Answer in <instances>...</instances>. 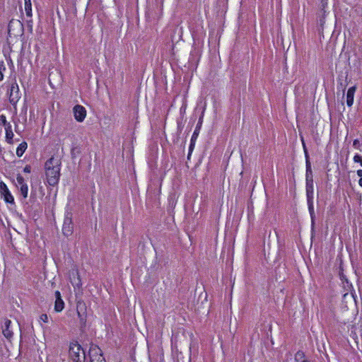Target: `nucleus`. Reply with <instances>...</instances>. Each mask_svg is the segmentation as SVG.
Segmentation results:
<instances>
[{"mask_svg": "<svg viewBox=\"0 0 362 362\" xmlns=\"http://www.w3.org/2000/svg\"><path fill=\"white\" fill-rule=\"evenodd\" d=\"M25 11L28 16H32V4L31 0H24Z\"/></svg>", "mask_w": 362, "mask_h": 362, "instance_id": "16", "label": "nucleus"}, {"mask_svg": "<svg viewBox=\"0 0 362 362\" xmlns=\"http://www.w3.org/2000/svg\"><path fill=\"white\" fill-rule=\"evenodd\" d=\"M23 171L26 173H30V171H31V168L30 165H26L24 169H23Z\"/></svg>", "mask_w": 362, "mask_h": 362, "instance_id": "26", "label": "nucleus"}, {"mask_svg": "<svg viewBox=\"0 0 362 362\" xmlns=\"http://www.w3.org/2000/svg\"><path fill=\"white\" fill-rule=\"evenodd\" d=\"M353 146L354 148H359L360 146H361V144H360V141L358 139H355L353 142Z\"/></svg>", "mask_w": 362, "mask_h": 362, "instance_id": "24", "label": "nucleus"}, {"mask_svg": "<svg viewBox=\"0 0 362 362\" xmlns=\"http://www.w3.org/2000/svg\"><path fill=\"white\" fill-rule=\"evenodd\" d=\"M74 115L75 119L78 122H82L86 117V108L80 105H76L74 109Z\"/></svg>", "mask_w": 362, "mask_h": 362, "instance_id": "6", "label": "nucleus"}, {"mask_svg": "<svg viewBox=\"0 0 362 362\" xmlns=\"http://www.w3.org/2000/svg\"><path fill=\"white\" fill-rule=\"evenodd\" d=\"M302 362H309V361L307 360H303Z\"/></svg>", "mask_w": 362, "mask_h": 362, "instance_id": "34", "label": "nucleus"}, {"mask_svg": "<svg viewBox=\"0 0 362 362\" xmlns=\"http://www.w3.org/2000/svg\"><path fill=\"white\" fill-rule=\"evenodd\" d=\"M56 299H58V298H62L60 292L59 291H56L54 293Z\"/></svg>", "mask_w": 362, "mask_h": 362, "instance_id": "28", "label": "nucleus"}, {"mask_svg": "<svg viewBox=\"0 0 362 362\" xmlns=\"http://www.w3.org/2000/svg\"><path fill=\"white\" fill-rule=\"evenodd\" d=\"M69 356L73 362H84L86 359L85 351L77 342H72L69 345Z\"/></svg>", "mask_w": 362, "mask_h": 362, "instance_id": "2", "label": "nucleus"}, {"mask_svg": "<svg viewBox=\"0 0 362 362\" xmlns=\"http://www.w3.org/2000/svg\"><path fill=\"white\" fill-rule=\"evenodd\" d=\"M40 320L44 322H48V316H47V314H42L40 316Z\"/></svg>", "mask_w": 362, "mask_h": 362, "instance_id": "21", "label": "nucleus"}, {"mask_svg": "<svg viewBox=\"0 0 362 362\" xmlns=\"http://www.w3.org/2000/svg\"><path fill=\"white\" fill-rule=\"evenodd\" d=\"M354 163H358L362 167V157L358 154L355 155L354 156Z\"/></svg>", "mask_w": 362, "mask_h": 362, "instance_id": "20", "label": "nucleus"}, {"mask_svg": "<svg viewBox=\"0 0 362 362\" xmlns=\"http://www.w3.org/2000/svg\"><path fill=\"white\" fill-rule=\"evenodd\" d=\"M358 185L362 187V177L359 179Z\"/></svg>", "mask_w": 362, "mask_h": 362, "instance_id": "31", "label": "nucleus"}, {"mask_svg": "<svg viewBox=\"0 0 362 362\" xmlns=\"http://www.w3.org/2000/svg\"><path fill=\"white\" fill-rule=\"evenodd\" d=\"M28 148V144L26 142L23 141L19 144L16 149V155L18 157H21L23 154L25 153V150Z\"/></svg>", "mask_w": 362, "mask_h": 362, "instance_id": "14", "label": "nucleus"}, {"mask_svg": "<svg viewBox=\"0 0 362 362\" xmlns=\"http://www.w3.org/2000/svg\"><path fill=\"white\" fill-rule=\"evenodd\" d=\"M312 198H313V196L311 197V198L310 199H311ZM308 202L310 203V204H309V210H310V214L312 215L313 213H314L313 206L312 203H310V200H308Z\"/></svg>", "mask_w": 362, "mask_h": 362, "instance_id": "25", "label": "nucleus"}, {"mask_svg": "<svg viewBox=\"0 0 362 362\" xmlns=\"http://www.w3.org/2000/svg\"><path fill=\"white\" fill-rule=\"evenodd\" d=\"M64 303L62 298L55 300L54 310L57 313L61 312L64 309Z\"/></svg>", "mask_w": 362, "mask_h": 362, "instance_id": "15", "label": "nucleus"}, {"mask_svg": "<svg viewBox=\"0 0 362 362\" xmlns=\"http://www.w3.org/2000/svg\"><path fill=\"white\" fill-rule=\"evenodd\" d=\"M8 95L9 101L13 105H16L21 98L18 85L16 82H14L11 85Z\"/></svg>", "mask_w": 362, "mask_h": 362, "instance_id": "4", "label": "nucleus"}, {"mask_svg": "<svg viewBox=\"0 0 362 362\" xmlns=\"http://www.w3.org/2000/svg\"><path fill=\"white\" fill-rule=\"evenodd\" d=\"M6 140L8 144H13V133L12 131L11 124L5 127Z\"/></svg>", "mask_w": 362, "mask_h": 362, "instance_id": "13", "label": "nucleus"}, {"mask_svg": "<svg viewBox=\"0 0 362 362\" xmlns=\"http://www.w3.org/2000/svg\"><path fill=\"white\" fill-rule=\"evenodd\" d=\"M0 189L1 190V193L4 192L6 190L7 191L8 189L6 185L2 182L0 183Z\"/></svg>", "mask_w": 362, "mask_h": 362, "instance_id": "22", "label": "nucleus"}, {"mask_svg": "<svg viewBox=\"0 0 362 362\" xmlns=\"http://www.w3.org/2000/svg\"><path fill=\"white\" fill-rule=\"evenodd\" d=\"M193 147H194V146H191V145H190V146H189V150H190V151H192V150L193 149Z\"/></svg>", "mask_w": 362, "mask_h": 362, "instance_id": "33", "label": "nucleus"}, {"mask_svg": "<svg viewBox=\"0 0 362 362\" xmlns=\"http://www.w3.org/2000/svg\"><path fill=\"white\" fill-rule=\"evenodd\" d=\"M356 90V86L350 87L346 93V104L349 107H351L354 103V94Z\"/></svg>", "mask_w": 362, "mask_h": 362, "instance_id": "11", "label": "nucleus"}, {"mask_svg": "<svg viewBox=\"0 0 362 362\" xmlns=\"http://www.w3.org/2000/svg\"><path fill=\"white\" fill-rule=\"evenodd\" d=\"M322 5L325 8L327 5V0H321Z\"/></svg>", "mask_w": 362, "mask_h": 362, "instance_id": "29", "label": "nucleus"}, {"mask_svg": "<svg viewBox=\"0 0 362 362\" xmlns=\"http://www.w3.org/2000/svg\"><path fill=\"white\" fill-rule=\"evenodd\" d=\"M5 69L6 68L4 66V65H0V81H1L4 79L3 70Z\"/></svg>", "mask_w": 362, "mask_h": 362, "instance_id": "23", "label": "nucleus"}, {"mask_svg": "<svg viewBox=\"0 0 362 362\" xmlns=\"http://www.w3.org/2000/svg\"><path fill=\"white\" fill-rule=\"evenodd\" d=\"M62 231L64 235L69 236L72 233V224L71 221L66 218L63 225Z\"/></svg>", "mask_w": 362, "mask_h": 362, "instance_id": "12", "label": "nucleus"}, {"mask_svg": "<svg viewBox=\"0 0 362 362\" xmlns=\"http://www.w3.org/2000/svg\"><path fill=\"white\" fill-rule=\"evenodd\" d=\"M86 305L83 302H78L76 305L77 315L81 326L84 327L86 322Z\"/></svg>", "mask_w": 362, "mask_h": 362, "instance_id": "5", "label": "nucleus"}, {"mask_svg": "<svg viewBox=\"0 0 362 362\" xmlns=\"http://www.w3.org/2000/svg\"><path fill=\"white\" fill-rule=\"evenodd\" d=\"M69 278L70 281L74 286L80 287L81 286L79 274L76 270L72 269L71 271L69 272Z\"/></svg>", "mask_w": 362, "mask_h": 362, "instance_id": "10", "label": "nucleus"}, {"mask_svg": "<svg viewBox=\"0 0 362 362\" xmlns=\"http://www.w3.org/2000/svg\"><path fill=\"white\" fill-rule=\"evenodd\" d=\"M303 353L302 352H298L296 355V360H298V358H303Z\"/></svg>", "mask_w": 362, "mask_h": 362, "instance_id": "27", "label": "nucleus"}, {"mask_svg": "<svg viewBox=\"0 0 362 362\" xmlns=\"http://www.w3.org/2000/svg\"><path fill=\"white\" fill-rule=\"evenodd\" d=\"M0 122H1V124L4 126V127H8L9 125H11V124L9 122H7L6 120V116L4 115H1L0 116Z\"/></svg>", "mask_w": 362, "mask_h": 362, "instance_id": "19", "label": "nucleus"}, {"mask_svg": "<svg viewBox=\"0 0 362 362\" xmlns=\"http://www.w3.org/2000/svg\"><path fill=\"white\" fill-rule=\"evenodd\" d=\"M11 324V321L10 320L5 319L4 325L2 327V333L4 336L8 339H11L13 334V331L10 329Z\"/></svg>", "mask_w": 362, "mask_h": 362, "instance_id": "9", "label": "nucleus"}, {"mask_svg": "<svg viewBox=\"0 0 362 362\" xmlns=\"http://www.w3.org/2000/svg\"><path fill=\"white\" fill-rule=\"evenodd\" d=\"M303 144H304L303 143ZM303 147H305V145H303ZM304 149L305 151L306 157L308 158L305 148H304ZM306 191L308 199L310 200L313 193V180L311 165L308 158L306 160Z\"/></svg>", "mask_w": 362, "mask_h": 362, "instance_id": "3", "label": "nucleus"}, {"mask_svg": "<svg viewBox=\"0 0 362 362\" xmlns=\"http://www.w3.org/2000/svg\"><path fill=\"white\" fill-rule=\"evenodd\" d=\"M4 200L8 203H13L14 199L12 194L10 193L9 190H6L4 192L2 193Z\"/></svg>", "mask_w": 362, "mask_h": 362, "instance_id": "17", "label": "nucleus"}, {"mask_svg": "<svg viewBox=\"0 0 362 362\" xmlns=\"http://www.w3.org/2000/svg\"><path fill=\"white\" fill-rule=\"evenodd\" d=\"M12 23H13V21H11V22H10V23H9V25H8V28H11V25H12ZM8 30L10 31V29H9Z\"/></svg>", "mask_w": 362, "mask_h": 362, "instance_id": "32", "label": "nucleus"}, {"mask_svg": "<svg viewBox=\"0 0 362 362\" xmlns=\"http://www.w3.org/2000/svg\"><path fill=\"white\" fill-rule=\"evenodd\" d=\"M16 187L20 189V192L23 198H26L28 194V187L25 182L23 177L21 175H18L16 177Z\"/></svg>", "mask_w": 362, "mask_h": 362, "instance_id": "7", "label": "nucleus"}, {"mask_svg": "<svg viewBox=\"0 0 362 362\" xmlns=\"http://www.w3.org/2000/svg\"><path fill=\"white\" fill-rule=\"evenodd\" d=\"M356 173H357V175H358V177H360V178H361V177H362V170H357V172H356Z\"/></svg>", "mask_w": 362, "mask_h": 362, "instance_id": "30", "label": "nucleus"}, {"mask_svg": "<svg viewBox=\"0 0 362 362\" xmlns=\"http://www.w3.org/2000/svg\"><path fill=\"white\" fill-rule=\"evenodd\" d=\"M61 160L57 157H51L45 164L46 179L49 185L55 186L60 177Z\"/></svg>", "mask_w": 362, "mask_h": 362, "instance_id": "1", "label": "nucleus"}, {"mask_svg": "<svg viewBox=\"0 0 362 362\" xmlns=\"http://www.w3.org/2000/svg\"><path fill=\"white\" fill-rule=\"evenodd\" d=\"M199 135V128H196L191 138V146H194L195 141L197 140Z\"/></svg>", "mask_w": 362, "mask_h": 362, "instance_id": "18", "label": "nucleus"}, {"mask_svg": "<svg viewBox=\"0 0 362 362\" xmlns=\"http://www.w3.org/2000/svg\"><path fill=\"white\" fill-rule=\"evenodd\" d=\"M100 352L99 349H92L90 353V362H105V358Z\"/></svg>", "mask_w": 362, "mask_h": 362, "instance_id": "8", "label": "nucleus"}]
</instances>
